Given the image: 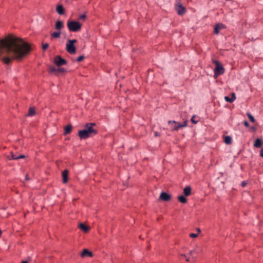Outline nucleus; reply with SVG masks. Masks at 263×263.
Masks as SVG:
<instances>
[{"mask_svg": "<svg viewBox=\"0 0 263 263\" xmlns=\"http://www.w3.org/2000/svg\"><path fill=\"white\" fill-rule=\"evenodd\" d=\"M30 50L28 43L13 35L0 40V60L5 64H9L13 60H21Z\"/></svg>", "mask_w": 263, "mask_h": 263, "instance_id": "nucleus-1", "label": "nucleus"}, {"mask_svg": "<svg viewBox=\"0 0 263 263\" xmlns=\"http://www.w3.org/2000/svg\"><path fill=\"white\" fill-rule=\"evenodd\" d=\"M212 62L215 65V68L214 69V78H217L218 76L223 74L224 68L221 64L219 61L214 59L212 60Z\"/></svg>", "mask_w": 263, "mask_h": 263, "instance_id": "nucleus-2", "label": "nucleus"}, {"mask_svg": "<svg viewBox=\"0 0 263 263\" xmlns=\"http://www.w3.org/2000/svg\"><path fill=\"white\" fill-rule=\"evenodd\" d=\"M67 27L70 31L77 32L80 30L82 24L77 21H68L67 22Z\"/></svg>", "mask_w": 263, "mask_h": 263, "instance_id": "nucleus-3", "label": "nucleus"}, {"mask_svg": "<svg viewBox=\"0 0 263 263\" xmlns=\"http://www.w3.org/2000/svg\"><path fill=\"white\" fill-rule=\"evenodd\" d=\"M76 42L77 40L75 39L68 40L66 45V49L69 53L72 54L76 53V48L74 44Z\"/></svg>", "mask_w": 263, "mask_h": 263, "instance_id": "nucleus-4", "label": "nucleus"}, {"mask_svg": "<svg viewBox=\"0 0 263 263\" xmlns=\"http://www.w3.org/2000/svg\"><path fill=\"white\" fill-rule=\"evenodd\" d=\"M187 121H185L183 123L180 124L179 122H177L175 121H169L168 122V124L170 125V127L172 130L177 131L181 127H184L187 126Z\"/></svg>", "mask_w": 263, "mask_h": 263, "instance_id": "nucleus-5", "label": "nucleus"}, {"mask_svg": "<svg viewBox=\"0 0 263 263\" xmlns=\"http://www.w3.org/2000/svg\"><path fill=\"white\" fill-rule=\"evenodd\" d=\"M95 123L87 124L85 127V129L91 136H93L97 134V131L93 127L95 126Z\"/></svg>", "mask_w": 263, "mask_h": 263, "instance_id": "nucleus-6", "label": "nucleus"}, {"mask_svg": "<svg viewBox=\"0 0 263 263\" xmlns=\"http://www.w3.org/2000/svg\"><path fill=\"white\" fill-rule=\"evenodd\" d=\"M54 63L58 66L65 65L67 62L64 59H62L60 56H57L54 58Z\"/></svg>", "mask_w": 263, "mask_h": 263, "instance_id": "nucleus-7", "label": "nucleus"}, {"mask_svg": "<svg viewBox=\"0 0 263 263\" xmlns=\"http://www.w3.org/2000/svg\"><path fill=\"white\" fill-rule=\"evenodd\" d=\"M79 136L80 137L81 139H85L89 137H91L89 135V134L87 133V132L85 128L79 132Z\"/></svg>", "mask_w": 263, "mask_h": 263, "instance_id": "nucleus-8", "label": "nucleus"}, {"mask_svg": "<svg viewBox=\"0 0 263 263\" xmlns=\"http://www.w3.org/2000/svg\"><path fill=\"white\" fill-rule=\"evenodd\" d=\"M176 10L177 11V13L180 15H183L185 12V8L180 4H178L176 6Z\"/></svg>", "mask_w": 263, "mask_h": 263, "instance_id": "nucleus-9", "label": "nucleus"}, {"mask_svg": "<svg viewBox=\"0 0 263 263\" xmlns=\"http://www.w3.org/2000/svg\"><path fill=\"white\" fill-rule=\"evenodd\" d=\"M171 198V195L165 192H162L160 195V199L164 201L170 200Z\"/></svg>", "mask_w": 263, "mask_h": 263, "instance_id": "nucleus-10", "label": "nucleus"}, {"mask_svg": "<svg viewBox=\"0 0 263 263\" xmlns=\"http://www.w3.org/2000/svg\"><path fill=\"white\" fill-rule=\"evenodd\" d=\"M225 28V26L222 24H217L214 28V32L215 34H217L220 30Z\"/></svg>", "mask_w": 263, "mask_h": 263, "instance_id": "nucleus-11", "label": "nucleus"}, {"mask_svg": "<svg viewBox=\"0 0 263 263\" xmlns=\"http://www.w3.org/2000/svg\"><path fill=\"white\" fill-rule=\"evenodd\" d=\"M81 256L82 257H84L86 256L89 257H92L93 256L92 253L89 251L87 249H84L82 252Z\"/></svg>", "mask_w": 263, "mask_h": 263, "instance_id": "nucleus-12", "label": "nucleus"}, {"mask_svg": "<svg viewBox=\"0 0 263 263\" xmlns=\"http://www.w3.org/2000/svg\"><path fill=\"white\" fill-rule=\"evenodd\" d=\"M68 171L67 170H64L62 172V177H63V183H66L68 181Z\"/></svg>", "mask_w": 263, "mask_h": 263, "instance_id": "nucleus-13", "label": "nucleus"}, {"mask_svg": "<svg viewBox=\"0 0 263 263\" xmlns=\"http://www.w3.org/2000/svg\"><path fill=\"white\" fill-rule=\"evenodd\" d=\"M56 11L59 14L62 15L64 14L65 12V10L62 5H59L57 7Z\"/></svg>", "mask_w": 263, "mask_h": 263, "instance_id": "nucleus-14", "label": "nucleus"}, {"mask_svg": "<svg viewBox=\"0 0 263 263\" xmlns=\"http://www.w3.org/2000/svg\"><path fill=\"white\" fill-rule=\"evenodd\" d=\"M79 228L84 232L86 233L89 231L90 228L83 223H80Z\"/></svg>", "mask_w": 263, "mask_h": 263, "instance_id": "nucleus-15", "label": "nucleus"}, {"mask_svg": "<svg viewBox=\"0 0 263 263\" xmlns=\"http://www.w3.org/2000/svg\"><path fill=\"white\" fill-rule=\"evenodd\" d=\"M64 27L63 23L61 21H57L55 23V28L57 30H60Z\"/></svg>", "mask_w": 263, "mask_h": 263, "instance_id": "nucleus-16", "label": "nucleus"}, {"mask_svg": "<svg viewBox=\"0 0 263 263\" xmlns=\"http://www.w3.org/2000/svg\"><path fill=\"white\" fill-rule=\"evenodd\" d=\"M224 99L227 102H229L230 103H232L235 99L236 97L234 93L232 94L231 98H229L228 96H226L224 97Z\"/></svg>", "mask_w": 263, "mask_h": 263, "instance_id": "nucleus-17", "label": "nucleus"}, {"mask_svg": "<svg viewBox=\"0 0 263 263\" xmlns=\"http://www.w3.org/2000/svg\"><path fill=\"white\" fill-rule=\"evenodd\" d=\"M183 193L185 196H189L191 194V188L189 186H186L183 190Z\"/></svg>", "mask_w": 263, "mask_h": 263, "instance_id": "nucleus-18", "label": "nucleus"}, {"mask_svg": "<svg viewBox=\"0 0 263 263\" xmlns=\"http://www.w3.org/2000/svg\"><path fill=\"white\" fill-rule=\"evenodd\" d=\"M262 145V142L260 139H257L254 143V146L259 148Z\"/></svg>", "mask_w": 263, "mask_h": 263, "instance_id": "nucleus-19", "label": "nucleus"}, {"mask_svg": "<svg viewBox=\"0 0 263 263\" xmlns=\"http://www.w3.org/2000/svg\"><path fill=\"white\" fill-rule=\"evenodd\" d=\"M72 130V126L70 124L67 125L65 126L64 129V135H67L69 134Z\"/></svg>", "mask_w": 263, "mask_h": 263, "instance_id": "nucleus-20", "label": "nucleus"}, {"mask_svg": "<svg viewBox=\"0 0 263 263\" xmlns=\"http://www.w3.org/2000/svg\"><path fill=\"white\" fill-rule=\"evenodd\" d=\"M178 200L182 203H185L187 202L186 198L183 195H180L178 197Z\"/></svg>", "mask_w": 263, "mask_h": 263, "instance_id": "nucleus-21", "label": "nucleus"}, {"mask_svg": "<svg viewBox=\"0 0 263 263\" xmlns=\"http://www.w3.org/2000/svg\"><path fill=\"white\" fill-rule=\"evenodd\" d=\"M10 154V157H7L9 160H17V155L14 154L13 152H11Z\"/></svg>", "mask_w": 263, "mask_h": 263, "instance_id": "nucleus-22", "label": "nucleus"}, {"mask_svg": "<svg viewBox=\"0 0 263 263\" xmlns=\"http://www.w3.org/2000/svg\"><path fill=\"white\" fill-rule=\"evenodd\" d=\"M60 35H61L60 31H56V32H53L51 33V36L54 37V38H59V37H60Z\"/></svg>", "mask_w": 263, "mask_h": 263, "instance_id": "nucleus-23", "label": "nucleus"}, {"mask_svg": "<svg viewBox=\"0 0 263 263\" xmlns=\"http://www.w3.org/2000/svg\"><path fill=\"white\" fill-rule=\"evenodd\" d=\"M35 111L34 108L33 107H30L29 109L28 113L27 115L28 116H33L35 115Z\"/></svg>", "mask_w": 263, "mask_h": 263, "instance_id": "nucleus-24", "label": "nucleus"}, {"mask_svg": "<svg viewBox=\"0 0 263 263\" xmlns=\"http://www.w3.org/2000/svg\"><path fill=\"white\" fill-rule=\"evenodd\" d=\"M191 120L194 124H196L199 121L198 118L195 115L192 116Z\"/></svg>", "mask_w": 263, "mask_h": 263, "instance_id": "nucleus-25", "label": "nucleus"}, {"mask_svg": "<svg viewBox=\"0 0 263 263\" xmlns=\"http://www.w3.org/2000/svg\"><path fill=\"white\" fill-rule=\"evenodd\" d=\"M224 141L226 144H229L232 142V138L230 136H226L224 138Z\"/></svg>", "mask_w": 263, "mask_h": 263, "instance_id": "nucleus-26", "label": "nucleus"}, {"mask_svg": "<svg viewBox=\"0 0 263 263\" xmlns=\"http://www.w3.org/2000/svg\"><path fill=\"white\" fill-rule=\"evenodd\" d=\"M247 116L251 122L253 123L255 122L254 118L252 115H251L250 113H248Z\"/></svg>", "mask_w": 263, "mask_h": 263, "instance_id": "nucleus-27", "label": "nucleus"}, {"mask_svg": "<svg viewBox=\"0 0 263 263\" xmlns=\"http://www.w3.org/2000/svg\"><path fill=\"white\" fill-rule=\"evenodd\" d=\"M86 15L85 14H81L79 16V18L81 20H84L86 18Z\"/></svg>", "mask_w": 263, "mask_h": 263, "instance_id": "nucleus-28", "label": "nucleus"}, {"mask_svg": "<svg viewBox=\"0 0 263 263\" xmlns=\"http://www.w3.org/2000/svg\"><path fill=\"white\" fill-rule=\"evenodd\" d=\"M84 56L81 55L78 58L77 60L78 62H81L84 59Z\"/></svg>", "mask_w": 263, "mask_h": 263, "instance_id": "nucleus-29", "label": "nucleus"}, {"mask_svg": "<svg viewBox=\"0 0 263 263\" xmlns=\"http://www.w3.org/2000/svg\"><path fill=\"white\" fill-rule=\"evenodd\" d=\"M49 46L48 44H43L42 46V48L43 50H46Z\"/></svg>", "mask_w": 263, "mask_h": 263, "instance_id": "nucleus-30", "label": "nucleus"}, {"mask_svg": "<svg viewBox=\"0 0 263 263\" xmlns=\"http://www.w3.org/2000/svg\"><path fill=\"white\" fill-rule=\"evenodd\" d=\"M198 236L197 234H194V233H191L190 234V236L192 238H196Z\"/></svg>", "mask_w": 263, "mask_h": 263, "instance_id": "nucleus-31", "label": "nucleus"}, {"mask_svg": "<svg viewBox=\"0 0 263 263\" xmlns=\"http://www.w3.org/2000/svg\"><path fill=\"white\" fill-rule=\"evenodd\" d=\"M25 157H26V156L24 155H19L17 156V160H18L20 159H23V158H25Z\"/></svg>", "mask_w": 263, "mask_h": 263, "instance_id": "nucleus-32", "label": "nucleus"}, {"mask_svg": "<svg viewBox=\"0 0 263 263\" xmlns=\"http://www.w3.org/2000/svg\"><path fill=\"white\" fill-rule=\"evenodd\" d=\"M51 70L53 71H62V69L59 68V69H57L55 68H52L51 69Z\"/></svg>", "mask_w": 263, "mask_h": 263, "instance_id": "nucleus-33", "label": "nucleus"}, {"mask_svg": "<svg viewBox=\"0 0 263 263\" xmlns=\"http://www.w3.org/2000/svg\"><path fill=\"white\" fill-rule=\"evenodd\" d=\"M198 251L197 250H193V251H191V252H190V254H191V255H193V254H194V253H198Z\"/></svg>", "mask_w": 263, "mask_h": 263, "instance_id": "nucleus-34", "label": "nucleus"}, {"mask_svg": "<svg viewBox=\"0 0 263 263\" xmlns=\"http://www.w3.org/2000/svg\"><path fill=\"white\" fill-rule=\"evenodd\" d=\"M246 185H247V182H245V181H242V182H241V186H242V187H245V186H246Z\"/></svg>", "mask_w": 263, "mask_h": 263, "instance_id": "nucleus-35", "label": "nucleus"}, {"mask_svg": "<svg viewBox=\"0 0 263 263\" xmlns=\"http://www.w3.org/2000/svg\"><path fill=\"white\" fill-rule=\"evenodd\" d=\"M154 135H155V137H158V136H160V134L158 132H154Z\"/></svg>", "mask_w": 263, "mask_h": 263, "instance_id": "nucleus-36", "label": "nucleus"}, {"mask_svg": "<svg viewBox=\"0 0 263 263\" xmlns=\"http://www.w3.org/2000/svg\"><path fill=\"white\" fill-rule=\"evenodd\" d=\"M244 125L246 127H248L249 124V123L247 122V121H245L244 122Z\"/></svg>", "mask_w": 263, "mask_h": 263, "instance_id": "nucleus-37", "label": "nucleus"}, {"mask_svg": "<svg viewBox=\"0 0 263 263\" xmlns=\"http://www.w3.org/2000/svg\"><path fill=\"white\" fill-rule=\"evenodd\" d=\"M260 155L261 157H263V149L262 148L260 151Z\"/></svg>", "mask_w": 263, "mask_h": 263, "instance_id": "nucleus-38", "label": "nucleus"}, {"mask_svg": "<svg viewBox=\"0 0 263 263\" xmlns=\"http://www.w3.org/2000/svg\"><path fill=\"white\" fill-rule=\"evenodd\" d=\"M28 175H26V180H28Z\"/></svg>", "mask_w": 263, "mask_h": 263, "instance_id": "nucleus-39", "label": "nucleus"}, {"mask_svg": "<svg viewBox=\"0 0 263 263\" xmlns=\"http://www.w3.org/2000/svg\"><path fill=\"white\" fill-rule=\"evenodd\" d=\"M22 263H28V262L26 261H22Z\"/></svg>", "mask_w": 263, "mask_h": 263, "instance_id": "nucleus-40", "label": "nucleus"}, {"mask_svg": "<svg viewBox=\"0 0 263 263\" xmlns=\"http://www.w3.org/2000/svg\"><path fill=\"white\" fill-rule=\"evenodd\" d=\"M197 230H198V232H199V233H200V230L199 229H197Z\"/></svg>", "mask_w": 263, "mask_h": 263, "instance_id": "nucleus-41", "label": "nucleus"}, {"mask_svg": "<svg viewBox=\"0 0 263 263\" xmlns=\"http://www.w3.org/2000/svg\"><path fill=\"white\" fill-rule=\"evenodd\" d=\"M186 260L187 261H190V260H189V258H186Z\"/></svg>", "mask_w": 263, "mask_h": 263, "instance_id": "nucleus-42", "label": "nucleus"}, {"mask_svg": "<svg viewBox=\"0 0 263 263\" xmlns=\"http://www.w3.org/2000/svg\"><path fill=\"white\" fill-rule=\"evenodd\" d=\"M182 256H183V257H185V255H183V254H182L181 255Z\"/></svg>", "mask_w": 263, "mask_h": 263, "instance_id": "nucleus-43", "label": "nucleus"}]
</instances>
